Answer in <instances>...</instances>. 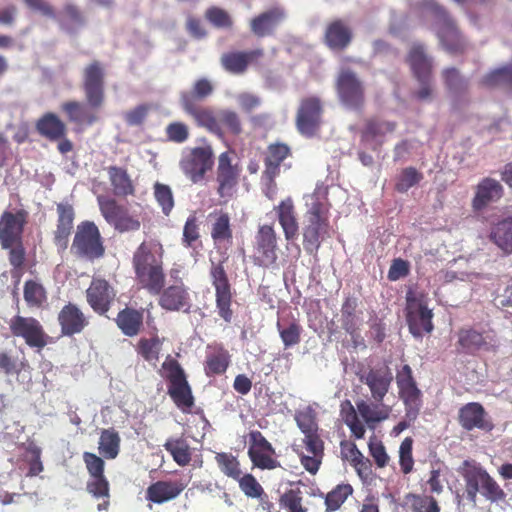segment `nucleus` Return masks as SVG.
<instances>
[{
	"instance_id": "1",
	"label": "nucleus",
	"mask_w": 512,
	"mask_h": 512,
	"mask_svg": "<svg viewBox=\"0 0 512 512\" xmlns=\"http://www.w3.org/2000/svg\"><path fill=\"white\" fill-rule=\"evenodd\" d=\"M105 78V67L99 60H93L83 68L82 90L86 102L73 100L61 105L70 122L92 126L99 120L98 111L105 102Z\"/></svg>"
},
{
	"instance_id": "2",
	"label": "nucleus",
	"mask_w": 512,
	"mask_h": 512,
	"mask_svg": "<svg viewBox=\"0 0 512 512\" xmlns=\"http://www.w3.org/2000/svg\"><path fill=\"white\" fill-rule=\"evenodd\" d=\"M163 256L164 248L157 240L143 241L132 256L135 281L151 295L159 294L166 283Z\"/></svg>"
},
{
	"instance_id": "3",
	"label": "nucleus",
	"mask_w": 512,
	"mask_h": 512,
	"mask_svg": "<svg viewBox=\"0 0 512 512\" xmlns=\"http://www.w3.org/2000/svg\"><path fill=\"white\" fill-rule=\"evenodd\" d=\"M419 16L433 17L436 35L442 48L451 55H463L469 49V43L458 28L456 21L436 0H419L414 5Z\"/></svg>"
},
{
	"instance_id": "4",
	"label": "nucleus",
	"mask_w": 512,
	"mask_h": 512,
	"mask_svg": "<svg viewBox=\"0 0 512 512\" xmlns=\"http://www.w3.org/2000/svg\"><path fill=\"white\" fill-rule=\"evenodd\" d=\"M347 408H342L341 414L344 423L350 429L355 439H363L366 427L374 430L376 426L389 419L392 407L384 400L361 399L356 402V408L346 402Z\"/></svg>"
},
{
	"instance_id": "5",
	"label": "nucleus",
	"mask_w": 512,
	"mask_h": 512,
	"mask_svg": "<svg viewBox=\"0 0 512 512\" xmlns=\"http://www.w3.org/2000/svg\"><path fill=\"white\" fill-rule=\"evenodd\" d=\"M306 206L302 228L303 246L307 252L316 253L321 243L331 236L330 205L325 198L313 193Z\"/></svg>"
},
{
	"instance_id": "6",
	"label": "nucleus",
	"mask_w": 512,
	"mask_h": 512,
	"mask_svg": "<svg viewBox=\"0 0 512 512\" xmlns=\"http://www.w3.org/2000/svg\"><path fill=\"white\" fill-rule=\"evenodd\" d=\"M214 86L207 78L197 79L191 91L180 93V105L186 115H188L198 127L205 128L207 131L220 132L214 119V109L210 106H204L199 101L212 95Z\"/></svg>"
},
{
	"instance_id": "7",
	"label": "nucleus",
	"mask_w": 512,
	"mask_h": 512,
	"mask_svg": "<svg viewBox=\"0 0 512 512\" xmlns=\"http://www.w3.org/2000/svg\"><path fill=\"white\" fill-rule=\"evenodd\" d=\"M458 473L465 481L466 497L470 502H476L478 493L491 502L503 501L506 498L504 490L477 461L464 460Z\"/></svg>"
},
{
	"instance_id": "8",
	"label": "nucleus",
	"mask_w": 512,
	"mask_h": 512,
	"mask_svg": "<svg viewBox=\"0 0 512 512\" xmlns=\"http://www.w3.org/2000/svg\"><path fill=\"white\" fill-rule=\"evenodd\" d=\"M162 377L167 381V393L174 404L182 409L194 406V397L187 375L180 363L168 355L162 363Z\"/></svg>"
},
{
	"instance_id": "9",
	"label": "nucleus",
	"mask_w": 512,
	"mask_h": 512,
	"mask_svg": "<svg viewBox=\"0 0 512 512\" xmlns=\"http://www.w3.org/2000/svg\"><path fill=\"white\" fill-rule=\"evenodd\" d=\"M71 253L79 259L91 262L104 256V241L94 222L86 220L77 225Z\"/></svg>"
},
{
	"instance_id": "10",
	"label": "nucleus",
	"mask_w": 512,
	"mask_h": 512,
	"mask_svg": "<svg viewBox=\"0 0 512 512\" xmlns=\"http://www.w3.org/2000/svg\"><path fill=\"white\" fill-rule=\"evenodd\" d=\"M83 461L90 479L86 483V490L96 499H104L98 504V510H107L109 507L110 484L105 476V462L103 458L92 452L83 453Z\"/></svg>"
},
{
	"instance_id": "11",
	"label": "nucleus",
	"mask_w": 512,
	"mask_h": 512,
	"mask_svg": "<svg viewBox=\"0 0 512 512\" xmlns=\"http://www.w3.org/2000/svg\"><path fill=\"white\" fill-rule=\"evenodd\" d=\"M224 262L225 260L218 262L212 261L209 269V277L215 290V302L218 315L225 322L230 323L233 318V310L231 308L233 300V288L224 267Z\"/></svg>"
},
{
	"instance_id": "12",
	"label": "nucleus",
	"mask_w": 512,
	"mask_h": 512,
	"mask_svg": "<svg viewBox=\"0 0 512 512\" xmlns=\"http://www.w3.org/2000/svg\"><path fill=\"white\" fill-rule=\"evenodd\" d=\"M432 318L433 312L428 308L425 297L409 292L406 296V321L410 333L416 338L431 333L434 329Z\"/></svg>"
},
{
	"instance_id": "13",
	"label": "nucleus",
	"mask_w": 512,
	"mask_h": 512,
	"mask_svg": "<svg viewBox=\"0 0 512 512\" xmlns=\"http://www.w3.org/2000/svg\"><path fill=\"white\" fill-rule=\"evenodd\" d=\"M335 89L339 101L346 107L353 110H360L365 104V88L350 69H342L335 82Z\"/></svg>"
},
{
	"instance_id": "14",
	"label": "nucleus",
	"mask_w": 512,
	"mask_h": 512,
	"mask_svg": "<svg viewBox=\"0 0 512 512\" xmlns=\"http://www.w3.org/2000/svg\"><path fill=\"white\" fill-rule=\"evenodd\" d=\"M323 104L319 97L301 99L296 113L295 124L299 133L307 138L317 135L322 125Z\"/></svg>"
},
{
	"instance_id": "15",
	"label": "nucleus",
	"mask_w": 512,
	"mask_h": 512,
	"mask_svg": "<svg viewBox=\"0 0 512 512\" xmlns=\"http://www.w3.org/2000/svg\"><path fill=\"white\" fill-rule=\"evenodd\" d=\"M398 394L407 407V416L410 419L418 417L422 407V392L418 388L413 377V372L408 364H405L396 373Z\"/></svg>"
},
{
	"instance_id": "16",
	"label": "nucleus",
	"mask_w": 512,
	"mask_h": 512,
	"mask_svg": "<svg viewBox=\"0 0 512 512\" xmlns=\"http://www.w3.org/2000/svg\"><path fill=\"white\" fill-rule=\"evenodd\" d=\"M497 347V340L487 331L473 327L461 328L457 332L456 351L458 354L474 356L480 351H491Z\"/></svg>"
},
{
	"instance_id": "17",
	"label": "nucleus",
	"mask_w": 512,
	"mask_h": 512,
	"mask_svg": "<svg viewBox=\"0 0 512 512\" xmlns=\"http://www.w3.org/2000/svg\"><path fill=\"white\" fill-rule=\"evenodd\" d=\"M9 329L13 336L23 338L31 348L42 349L48 344L49 336L34 317L16 315L10 320Z\"/></svg>"
},
{
	"instance_id": "18",
	"label": "nucleus",
	"mask_w": 512,
	"mask_h": 512,
	"mask_svg": "<svg viewBox=\"0 0 512 512\" xmlns=\"http://www.w3.org/2000/svg\"><path fill=\"white\" fill-rule=\"evenodd\" d=\"M248 438V456L253 466L262 470H273L281 466L275 457V448L259 430L250 431Z\"/></svg>"
},
{
	"instance_id": "19",
	"label": "nucleus",
	"mask_w": 512,
	"mask_h": 512,
	"mask_svg": "<svg viewBox=\"0 0 512 512\" xmlns=\"http://www.w3.org/2000/svg\"><path fill=\"white\" fill-rule=\"evenodd\" d=\"M29 212L23 208L15 211L5 210L0 216V245L7 249L23 239Z\"/></svg>"
},
{
	"instance_id": "20",
	"label": "nucleus",
	"mask_w": 512,
	"mask_h": 512,
	"mask_svg": "<svg viewBox=\"0 0 512 512\" xmlns=\"http://www.w3.org/2000/svg\"><path fill=\"white\" fill-rule=\"evenodd\" d=\"M213 156L211 146L195 147L181 159L180 168L193 183H198L211 170Z\"/></svg>"
},
{
	"instance_id": "21",
	"label": "nucleus",
	"mask_w": 512,
	"mask_h": 512,
	"mask_svg": "<svg viewBox=\"0 0 512 512\" xmlns=\"http://www.w3.org/2000/svg\"><path fill=\"white\" fill-rule=\"evenodd\" d=\"M240 171L237 165H232L229 152H223L219 155L216 170L217 193L224 200V203H227L234 196Z\"/></svg>"
},
{
	"instance_id": "22",
	"label": "nucleus",
	"mask_w": 512,
	"mask_h": 512,
	"mask_svg": "<svg viewBox=\"0 0 512 512\" xmlns=\"http://www.w3.org/2000/svg\"><path fill=\"white\" fill-rule=\"evenodd\" d=\"M254 263L270 267L277 261V234L273 225H261L255 235Z\"/></svg>"
},
{
	"instance_id": "23",
	"label": "nucleus",
	"mask_w": 512,
	"mask_h": 512,
	"mask_svg": "<svg viewBox=\"0 0 512 512\" xmlns=\"http://www.w3.org/2000/svg\"><path fill=\"white\" fill-rule=\"evenodd\" d=\"M157 295L159 296V306L166 311H183L188 313L191 310L192 299L189 288L182 279H177L167 287L164 286Z\"/></svg>"
},
{
	"instance_id": "24",
	"label": "nucleus",
	"mask_w": 512,
	"mask_h": 512,
	"mask_svg": "<svg viewBox=\"0 0 512 512\" xmlns=\"http://www.w3.org/2000/svg\"><path fill=\"white\" fill-rule=\"evenodd\" d=\"M115 298L116 290L107 280L93 277L86 290V300L95 313L105 315L111 309Z\"/></svg>"
},
{
	"instance_id": "25",
	"label": "nucleus",
	"mask_w": 512,
	"mask_h": 512,
	"mask_svg": "<svg viewBox=\"0 0 512 512\" xmlns=\"http://www.w3.org/2000/svg\"><path fill=\"white\" fill-rule=\"evenodd\" d=\"M100 211L105 220L119 232L137 231L140 221L129 214L126 207L119 205L114 199L100 201Z\"/></svg>"
},
{
	"instance_id": "26",
	"label": "nucleus",
	"mask_w": 512,
	"mask_h": 512,
	"mask_svg": "<svg viewBox=\"0 0 512 512\" xmlns=\"http://www.w3.org/2000/svg\"><path fill=\"white\" fill-rule=\"evenodd\" d=\"M360 381L365 384L373 400H384L393 382V374L387 365L372 367L360 376Z\"/></svg>"
},
{
	"instance_id": "27",
	"label": "nucleus",
	"mask_w": 512,
	"mask_h": 512,
	"mask_svg": "<svg viewBox=\"0 0 512 512\" xmlns=\"http://www.w3.org/2000/svg\"><path fill=\"white\" fill-rule=\"evenodd\" d=\"M57 321L63 336L80 334L89 325V319L84 312L72 302L65 304L58 313Z\"/></svg>"
},
{
	"instance_id": "28",
	"label": "nucleus",
	"mask_w": 512,
	"mask_h": 512,
	"mask_svg": "<svg viewBox=\"0 0 512 512\" xmlns=\"http://www.w3.org/2000/svg\"><path fill=\"white\" fill-rule=\"evenodd\" d=\"M285 18L286 12L282 7H272L259 13L250 20V31L258 38L272 36Z\"/></svg>"
},
{
	"instance_id": "29",
	"label": "nucleus",
	"mask_w": 512,
	"mask_h": 512,
	"mask_svg": "<svg viewBox=\"0 0 512 512\" xmlns=\"http://www.w3.org/2000/svg\"><path fill=\"white\" fill-rule=\"evenodd\" d=\"M353 30L350 25L342 19H334L325 28L324 44L335 52H342L351 44Z\"/></svg>"
},
{
	"instance_id": "30",
	"label": "nucleus",
	"mask_w": 512,
	"mask_h": 512,
	"mask_svg": "<svg viewBox=\"0 0 512 512\" xmlns=\"http://www.w3.org/2000/svg\"><path fill=\"white\" fill-rule=\"evenodd\" d=\"M56 211L57 223L53 241L58 249L65 250L68 247L69 237L73 230L75 211L73 206L68 202L58 203Z\"/></svg>"
},
{
	"instance_id": "31",
	"label": "nucleus",
	"mask_w": 512,
	"mask_h": 512,
	"mask_svg": "<svg viewBox=\"0 0 512 512\" xmlns=\"http://www.w3.org/2000/svg\"><path fill=\"white\" fill-rule=\"evenodd\" d=\"M458 421L461 427L467 431L473 429L491 431L493 429V424L487 419L484 407L477 402H470L461 407Z\"/></svg>"
},
{
	"instance_id": "32",
	"label": "nucleus",
	"mask_w": 512,
	"mask_h": 512,
	"mask_svg": "<svg viewBox=\"0 0 512 512\" xmlns=\"http://www.w3.org/2000/svg\"><path fill=\"white\" fill-rule=\"evenodd\" d=\"M263 55L264 51L261 48L249 51H229L221 55L220 63L227 72L240 75L247 70L251 63L258 61Z\"/></svg>"
},
{
	"instance_id": "33",
	"label": "nucleus",
	"mask_w": 512,
	"mask_h": 512,
	"mask_svg": "<svg viewBox=\"0 0 512 512\" xmlns=\"http://www.w3.org/2000/svg\"><path fill=\"white\" fill-rule=\"evenodd\" d=\"M278 222L283 230L285 239L293 241L298 236L299 224L294 201L287 197L274 207Z\"/></svg>"
},
{
	"instance_id": "34",
	"label": "nucleus",
	"mask_w": 512,
	"mask_h": 512,
	"mask_svg": "<svg viewBox=\"0 0 512 512\" xmlns=\"http://www.w3.org/2000/svg\"><path fill=\"white\" fill-rule=\"evenodd\" d=\"M503 195V187L499 181L486 177L476 187V193L472 199L474 211H482L490 203L498 201Z\"/></svg>"
},
{
	"instance_id": "35",
	"label": "nucleus",
	"mask_w": 512,
	"mask_h": 512,
	"mask_svg": "<svg viewBox=\"0 0 512 512\" xmlns=\"http://www.w3.org/2000/svg\"><path fill=\"white\" fill-rule=\"evenodd\" d=\"M407 62L417 81L432 80L433 60L422 44H414L408 53Z\"/></svg>"
},
{
	"instance_id": "36",
	"label": "nucleus",
	"mask_w": 512,
	"mask_h": 512,
	"mask_svg": "<svg viewBox=\"0 0 512 512\" xmlns=\"http://www.w3.org/2000/svg\"><path fill=\"white\" fill-rule=\"evenodd\" d=\"M290 155V148L286 144H270L264 159L265 170L263 176L271 186H275V178L280 173L282 162Z\"/></svg>"
},
{
	"instance_id": "37",
	"label": "nucleus",
	"mask_w": 512,
	"mask_h": 512,
	"mask_svg": "<svg viewBox=\"0 0 512 512\" xmlns=\"http://www.w3.org/2000/svg\"><path fill=\"white\" fill-rule=\"evenodd\" d=\"M397 128V123L387 121L380 118L368 119L362 132V139L366 142L373 143V149L380 147L387 134H392Z\"/></svg>"
},
{
	"instance_id": "38",
	"label": "nucleus",
	"mask_w": 512,
	"mask_h": 512,
	"mask_svg": "<svg viewBox=\"0 0 512 512\" xmlns=\"http://www.w3.org/2000/svg\"><path fill=\"white\" fill-rule=\"evenodd\" d=\"M186 488L181 481H157L151 484L146 491V498L157 504L175 499Z\"/></svg>"
},
{
	"instance_id": "39",
	"label": "nucleus",
	"mask_w": 512,
	"mask_h": 512,
	"mask_svg": "<svg viewBox=\"0 0 512 512\" xmlns=\"http://www.w3.org/2000/svg\"><path fill=\"white\" fill-rule=\"evenodd\" d=\"M143 319V310L126 307L118 312L115 322L125 336L133 337L141 331Z\"/></svg>"
},
{
	"instance_id": "40",
	"label": "nucleus",
	"mask_w": 512,
	"mask_h": 512,
	"mask_svg": "<svg viewBox=\"0 0 512 512\" xmlns=\"http://www.w3.org/2000/svg\"><path fill=\"white\" fill-rule=\"evenodd\" d=\"M214 119L220 132H209L218 138L223 139L226 132L233 136H239L243 132L240 116L233 110L221 109L217 113L214 111Z\"/></svg>"
},
{
	"instance_id": "41",
	"label": "nucleus",
	"mask_w": 512,
	"mask_h": 512,
	"mask_svg": "<svg viewBox=\"0 0 512 512\" xmlns=\"http://www.w3.org/2000/svg\"><path fill=\"white\" fill-rule=\"evenodd\" d=\"M38 133L50 141H58L66 136L65 123L54 113L48 112L36 122Z\"/></svg>"
},
{
	"instance_id": "42",
	"label": "nucleus",
	"mask_w": 512,
	"mask_h": 512,
	"mask_svg": "<svg viewBox=\"0 0 512 512\" xmlns=\"http://www.w3.org/2000/svg\"><path fill=\"white\" fill-rule=\"evenodd\" d=\"M107 172L116 196L127 197L135 194L134 184L125 168L110 166Z\"/></svg>"
},
{
	"instance_id": "43",
	"label": "nucleus",
	"mask_w": 512,
	"mask_h": 512,
	"mask_svg": "<svg viewBox=\"0 0 512 512\" xmlns=\"http://www.w3.org/2000/svg\"><path fill=\"white\" fill-rule=\"evenodd\" d=\"M214 218L211 225V238L215 243H231L233 231L230 216L227 212L218 211L210 214Z\"/></svg>"
},
{
	"instance_id": "44",
	"label": "nucleus",
	"mask_w": 512,
	"mask_h": 512,
	"mask_svg": "<svg viewBox=\"0 0 512 512\" xmlns=\"http://www.w3.org/2000/svg\"><path fill=\"white\" fill-rule=\"evenodd\" d=\"M276 328L285 348L298 345L301 341L303 327L295 318L278 320Z\"/></svg>"
},
{
	"instance_id": "45",
	"label": "nucleus",
	"mask_w": 512,
	"mask_h": 512,
	"mask_svg": "<svg viewBox=\"0 0 512 512\" xmlns=\"http://www.w3.org/2000/svg\"><path fill=\"white\" fill-rule=\"evenodd\" d=\"M230 364V354L221 345L214 348V351L209 353L205 361V374L208 377L221 375L226 372Z\"/></svg>"
},
{
	"instance_id": "46",
	"label": "nucleus",
	"mask_w": 512,
	"mask_h": 512,
	"mask_svg": "<svg viewBox=\"0 0 512 512\" xmlns=\"http://www.w3.org/2000/svg\"><path fill=\"white\" fill-rule=\"evenodd\" d=\"M358 300L355 297H347L341 306V324L342 328L351 337L357 333L359 329V315L357 313Z\"/></svg>"
},
{
	"instance_id": "47",
	"label": "nucleus",
	"mask_w": 512,
	"mask_h": 512,
	"mask_svg": "<svg viewBox=\"0 0 512 512\" xmlns=\"http://www.w3.org/2000/svg\"><path fill=\"white\" fill-rule=\"evenodd\" d=\"M163 447L179 466H187L191 462V449L183 437L168 438Z\"/></svg>"
},
{
	"instance_id": "48",
	"label": "nucleus",
	"mask_w": 512,
	"mask_h": 512,
	"mask_svg": "<svg viewBox=\"0 0 512 512\" xmlns=\"http://www.w3.org/2000/svg\"><path fill=\"white\" fill-rule=\"evenodd\" d=\"M491 240L505 253H512V218L504 219L491 230Z\"/></svg>"
},
{
	"instance_id": "49",
	"label": "nucleus",
	"mask_w": 512,
	"mask_h": 512,
	"mask_svg": "<svg viewBox=\"0 0 512 512\" xmlns=\"http://www.w3.org/2000/svg\"><path fill=\"white\" fill-rule=\"evenodd\" d=\"M120 436L114 428L103 429L99 438V453L106 459H115L120 452Z\"/></svg>"
},
{
	"instance_id": "50",
	"label": "nucleus",
	"mask_w": 512,
	"mask_h": 512,
	"mask_svg": "<svg viewBox=\"0 0 512 512\" xmlns=\"http://www.w3.org/2000/svg\"><path fill=\"white\" fill-rule=\"evenodd\" d=\"M410 512H441V507L431 495L408 493L404 497Z\"/></svg>"
},
{
	"instance_id": "51",
	"label": "nucleus",
	"mask_w": 512,
	"mask_h": 512,
	"mask_svg": "<svg viewBox=\"0 0 512 512\" xmlns=\"http://www.w3.org/2000/svg\"><path fill=\"white\" fill-rule=\"evenodd\" d=\"M488 87H503L512 90V61L487 73L482 80Z\"/></svg>"
},
{
	"instance_id": "52",
	"label": "nucleus",
	"mask_w": 512,
	"mask_h": 512,
	"mask_svg": "<svg viewBox=\"0 0 512 512\" xmlns=\"http://www.w3.org/2000/svg\"><path fill=\"white\" fill-rule=\"evenodd\" d=\"M161 349L162 341L158 336L140 338L136 345L137 354L154 366L159 360Z\"/></svg>"
},
{
	"instance_id": "53",
	"label": "nucleus",
	"mask_w": 512,
	"mask_h": 512,
	"mask_svg": "<svg viewBox=\"0 0 512 512\" xmlns=\"http://www.w3.org/2000/svg\"><path fill=\"white\" fill-rule=\"evenodd\" d=\"M23 296L30 308H41L47 302L46 289L35 280H27L24 283Z\"/></svg>"
},
{
	"instance_id": "54",
	"label": "nucleus",
	"mask_w": 512,
	"mask_h": 512,
	"mask_svg": "<svg viewBox=\"0 0 512 512\" xmlns=\"http://www.w3.org/2000/svg\"><path fill=\"white\" fill-rule=\"evenodd\" d=\"M352 493L353 487L350 484H338L325 497V512H334L340 509Z\"/></svg>"
},
{
	"instance_id": "55",
	"label": "nucleus",
	"mask_w": 512,
	"mask_h": 512,
	"mask_svg": "<svg viewBox=\"0 0 512 512\" xmlns=\"http://www.w3.org/2000/svg\"><path fill=\"white\" fill-rule=\"evenodd\" d=\"M441 75L446 88L450 92L454 94H462L467 91L468 81L461 75L457 68H445Z\"/></svg>"
},
{
	"instance_id": "56",
	"label": "nucleus",
	"mask_w": 512,
	"mask_h": 512,
	"mask_svg": "<svg viewBox=\"0 0 512 512\" xmlns=\"http://www.w3.org/2000/svg\"><path fill=\"white\" fill-rule=\"evenodd\" d=\"M215 460L221 472L227 477L235 480L242 474L240 462L231 453H217Z\"/></svg>"
},
{
	"instance_id": "57",
	"label": "nucleus",
	"mask_w": 512,
	"mask_h": 512,
	"mask_svg": "<svg viewBox=\"0 0 512 512\" xmlns=\"http://www.w3.org/2000/svg\"><path fill=\"white\" fill-rule=\"evenodd\" d=\"M279 504L281 508L285 509L287 512L308 511L303 505V494L299 488L285 491L279 499Z\"/></svg>"
},
{
	"instance_id": "58",
	"label": "nucleus",
	"mask_w": 512,
	"mask_h": 512,
	"mask_svg": "<svg viewBox=\"0 0 512 512\" xmlns=\"http://www.w3.org/2000/svg\"><path fill=\"white\" fill-rule=\"evenodd\" d=\"M153 193L163 214L169 216L174 208V196L170 186L156 182L153 186Z\"/></svg>"
},
{
	"instance_id": "59",
	"label": "nucleus",
	"mask_w": 512,
	"mask_h": 512,
	"mask_svg": "<svg viewBox=\"0 0 512 512\" xmlns=\"http://www.w3.org/2000/svg\"><path fill=\"white\" fill-rule=\"evenodd\" d=\"M6 250H8V260L12 266V275H21L26 262V250L23 241L15 242Z\"/></svg>"
},
{
	"instance_id": "60",
	"label": "nucleus",
	"mask_w": 512,
	"mask_h": 512,
	"mask_svg": "<svg viewBox=\"0 0 512 512\" xmlns=\"http://www.w3.org/2000/svg\"><path fill=\"white\" fill-rule=\"evenodd\" d=\"M422 179V173H420L416 168L406 167L402 169L398 175L395 183V189L400 193H405L411 187L418 184Z\"/></svg>"
},
{
	"instance_id": "61",
	"label": "nucleus",
	"mask_w": 512,
	"mask_h": 512,
	"mask_svg": "<svg viewBox=\"0 0 512 512\" xmlns=\"http://www.w3.org/2000/svg\"><path fill=\"white\" fill-rule=\"evenodd\" d=\"M340 449L342 458L349 461L361 475L362 467L365 466L367 468V464L356 444L349 441H342L340 443Z\"/></svg>"
},
{
	"instance_id": "62",
	"label": "nucleus",
	"mask_w": 512,
	"mask_h": 512,
	"mask_svg": "<svg viewBox=\"0 0 512 512\" xmlns=\"http://www.w3.org/2000/svg\"><path fill=\"white\" fill-rule=\"evenodd\" d=\"M205 18L217 28H231L233 20L230 14L223 8L212 6L205 12Z\"/></svg>"
},
{
	"instance_id": "63",
	"label": "nucleus",
	"mask_w": 512,
	"mask_h": 512,
	"mask_svg": "<svg viewBox=\"0 0 512 512\" xmlns=\"http://www.w3.org/2000/svg\"><path fill=\"white\" fill-rule=\"evenodd\" d=\"M413 439L406 437L399 448V465L400 469L404 474L412 472L414 467V459L412 455Z\"/></svg>"
},
{
	"instance_id": "64",
	"label": "nucleus",
	"mask_w": 512,
	"mask_h": 512,
	"mask_svg": "<svg viewBox=\"0 0 512 512\" xmlns=\"http://www.w3.org/2000/svg\"><path fill=\"white\" fill-rule=\"evenodd\" d=\"M165 134L169 141L180 144L188 140L190 130L184 122L174 121L166 126Z\"/></svg>"
}]
</instances>
